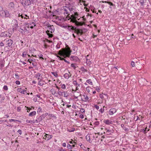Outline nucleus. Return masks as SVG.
I'll return each instance as SVG.
<instances>
[{"mask_svg": "<svg viewBox=\"0 0 151 151\" xmlns=\"http://www.w3.org/2000/svg\"><path fill=\"white\" fill-rule=\"evenodd\" d=\"M66 48H62L58 51V54L63 57H69L71 51L70 48L68 45L66 46Z\"/></svg>", "mask_w": 151, "mask_h": 151, "instance_id": "f257e3e1", "label": "nucleus"}, {"mask_svg": "<svg viewBox=\"0 0 151 151\" xmlns=\"http://www.w3.org/2000/svg\"><path fill=\"white\" fill-rule=\"evenodd\" d=\"M74 31V32L76 33L78 35L80 34V35H81L83 34V31L81 29H77L75 27Z\"/></svg>", "mask_w": 151, "mask_h": 151, "instance_id": "f03ea898", "label": "nucleus"}, {"mask_svg": "<svg viewBox=\"0 0 151 151\" xmlns=\"http://www.w3.org/2000/svg\"><path fill=\"white\" fill-rule=\"evenodd\" d=\"M2 13L4 15H1V16H3L6 17H8L10 16L9 12L6 10H4Z\"/></svg>", "mask_w": 151, "mask_h": 151, "instance_id": "7ed1b4c3", "label": "nucleus"}, {"mask_svg": "<svg viewBox=\"0 0 151 151\" xmlns=\"http://www.w3.org/2000/svg\"><path fill=\"white\" fill-rule=\"evenodd\" d=\"M46 26L49 28V29L51 30L50 32L52 33L54 32V28L53 25H51L49 24H48L46 25Z\"/></svg>", "mask_w": 151, "mask_h": 151, "instance_id": "20e7f679", "label": "nucleus"}, {"mask_svg": "<svg viewBox=\"0 0 151 151\" xmlns=\"http://www.w3.org/2000/svg\"><path fill=\"white\" fill-rule=\"evenodd\" d=\"M73 23H75L76 25L77 26H82L85 24L84 22L82 23L81 22H78L76 20Z\"/></svg>", "mask_w": 151, "mask_h": 151, "instance_id": "39448f33", "label": "nucleus"}, {"mask_svg": "<svg viewBox=\"0 0 151 151\" xmlns=\"http://www.w3.org/2000/svg\"><path fill=\"white\" fill-rule=\"evenodd\" d=\"M6 45L8 47H10L13 43V41L11 40H9L6 41Z\"/></svg>", "mask_w": 151, "mask_h": 151, "instance_id": "423d86ee", "label": "nucleus"}, {"mask_svg": "<svg viewBox=\"0 0 151 151\" xmlns=\"http://www.w3.org/2000/svg\"><path fill=\"white\" fill-rule=\"evenodd\" d=\"M116 111V110L115 108H111L109 110V114L111 115H113Z\"/></svg>", "mask_w": 151, "mask_h": 151, "instance_id": "0eeeda50", "label": "nucleus"}, {"mask_svg": "<svg viewBox=\"0 0 151 151\" xmlns=\"http://www.w3.org/2000/svg\"><path fill=\"white\" fill-rule=\"evenodd\" d=\"M70 18L71 19L70 22H72L73 23L76 20V19L77 17L76 16H75L73 14L71 15V17H70Z\"/></svg>", "mask_w": 151, "mask_h": 151, "instance_id": "6e6552de", "label": "nucleus"}, {"mask_svg": "<svg viewBox=\"0 0 151 151\" xmlns=\"http://www.w3.org/2000/svg\"><path fill=\"white\" fill-rule=\"evenodd\" d=\"M31 4V1L30 0H26L24 3V5L23 6H29Z\"/></svg>", "mask_w": 151, "mask_h": 151, "instance_id": "1a4fd4ad", "label": "nucleus"}, {"mask_svg": "<svg viewBox=\"0 0 151 151\" xmlns=\"http://www.w3.org/2000/svg\"><path fill=\"white\" fill-rule=\"evenodd\" d=\"M17 91L21 93L24 94H25L27 93V92L25 90H23L21 88L18 89Z\"/></svg>", "mask_w": 151, "mask_h": 151, "instance_id": "9d476101", "label": "nucleus"}, {"mask_svg": "<svg viewBox=\"0 0 151 151\" xmlns=\"http://www.w3.org/2000/svg\"><path fill=\"white\" fill-rule=\"evenodd\" d=\"M70 59L71 60L76 61L78 60V57L76 56H72L70 58Z\"/></svg>", "mask_w": 151, "mask_h": 151, "instance_id": "9b49d317", "label": "nucleus"}, {"mask_svg": "<svg viewBox=\"0 0 151 151\" xmlns=\"http://www.w3.org/2000/svg\"><path fill=\"white\" fill-rule=\"evenodd\" d=\"M68 29L70 31L71 30H74L75 27L72 26H69L68 27Z\"/></svg>", "mask_w": 151, "mask_h": 151, "instance_id": "f8f14e48", "label": "nucleus"}, {"mask_svg": "<svg viewBox=\"0 0 151 151\" xmlns=\"http://www.w3.org/2000/svg\"><path fill=\"white\" fill-rule=\"evenodd\" d=\"M44 137H45V139H46L47 138L48 140L51 139L52 137V136L46 134L45 135Z\"/></svg>", "mask_w": 151, "mask_h": 151, "instance_id": "ddd939ff", "label": "nucleus"}, {"mask_svg": "<svg viewBox=\"0 0 151 151\" xmlns=\"http://www.w3.org/2000/svg\"><path fill=\"white\" fill-rule=\"evenodd\" d=\"M139 81L140 82V83H142V84H145L146 82L147 81L146 79H145V78H142L140 79L139 80Z\"/></svg>", "mask_w": 151, "mask_h": 151, "instance_id": "4468645a", "label": "nucleus"}, {"mask_svg": "<svg viewBox=\"0 0 151 151\" xmlns=\"http://www.w3.org/2000/svg\"><path fill=\"white\" fill-rule=\"evenodd\" d=\"M64 77L66 79H68L70 77V75L68 73H66L64 75Z\"/></svg>", "mask_w": 151, "mask_h": 151, "instance_id": "2eb2a0df", "label": "nucleus"}, {"mask_svg": "<svg viewBox=\"0 0 151 151\" xmlns=\"http://www.w3.org/2000/svg\"><path fill=\"white\" fill-rule=\"evenodd\" d=\"M9 6L10 8H14V4L13 2H11L9 3Z\"/></svg>", "mask_w": 151, "mask_h": 151, "instance_id": "dca6fc26", "label": "nucleus"}, {"mask_svg": "<svg viewBox=\"0 0 151 151\" xmlns=\"http://www.w3.org/2000/svg\"><path fill=\"white\" fill-rule=\"evenodd\" d=\"M50 31L47 30L46 31L47 35L49 36V37L51 38L53 37V35L49 33Z\"/></svg>", "mask_w": 151, "mask_h": 151, "instance_id": "f3484780", "label": "nucleus"}, {"mask_svg": "<svg viewBox=\"0 0 151 151\" xmlns=\"http://www.w3.org/2000/svg\"><path fill=\"white\" fill-rule=\"evenodd\" d=\"M111 130H109V129H106V132H104V134L106 133L107 134L109 135V134H111Z\"/></svg>", "mask_w": 151, "mask_h": 151, "instance_id": "a211bd4d", "label": "nucleus"}, {"mask_svg": "<svg viewBox=\"0 0 151 151\" xmlns=\"http://www.w3.org/2000/svg\"><path fill=\"white\" fill-rule=\"evenodd\" d=\"M102 2L103 3H108L111 6H114V4L111 2L107 1H102Z\"/></svg>", "mask_w": 151, "mask_h": 151, "instance_id": "6ab92c4d", "label": "nucleus"}, {"mask_svg": "<svg viewBox=\"0 0 151 151\" xmlns=\"http://www.w3.org/2000/svg\"><path fill=\"white\" fill-rule=\"evenodd\" d=\"M26 122L27 123H31V124H32V123H34L36 122L34 120H33V121H32V120H26Z\"/></svg>", "mask_w": 151, "mask_h": 151, "instance_id": "aec40b11", "label": "nucleus"}, {"mask_svg": "<svg viewBox=\"0 0 151 151\" xmlns=\"http://www.w3.org/2000/svg\"><path fill=\"white\" fill-rule=\"evenodd\" d=\"M63 93L64 97H67L69 96V94L67 91H64Z\"/></svg>", "mask_w": 151, "mask_h": 151, "instance_id": "412c9836", "label": "nucleus"}, {"mask_svg": "<svg viewBox=\"0 0 151 151\" xmlns=\"http://www.w3.org/2000/svg\"><path fill=\"white\" fill-rule=\"evenodd\" d=\"M36 111H33L31 113H30L29 114V116H32L35 115L36 114Z\"/></svg>", "mask_w": 151, "mask_h": 151, "instance_id": "4be33fe9", "label": "nucleus"}, {"mask_svg": "<svg viewBox=\"0 0 151 151\" xmlns=\"http://www.w3.org/2000/svg\"><path fill=\"white\" fill-rule=\"evenodd\" d=\"M42 120V118L40 116L39 118H38L37 119H36L35 121L37 123L39 122H40Z\"/></svg>", "mask_w": 151, "mask_h": 151, "instance_id": "5701e85b", "label": "nucleus"}, {"mask_svg": "<svg viewBox=\"0 0 151 151\" xmlns=\"http://www.w3.org/2000/svg\"><path fill=\"white\" fill-rule=\"evenodd\" d=\"M104 123H105L106 124H110L111 123V122L109 120H106L104 121Z\"/></svg>", "mask_w": 151, "mask_h": 151, "instance_id": "b1692460", "label": "nucleus"}, {"mask_svg": "<svg viewBox=\"0 0 151 151\" xmlns=\"http://www.w3.org/2000/svg\"><path fill=\"white\" fill-rule=\"evenodd\" d=\"M50 91L52 94L55 95L56 93V91L53 89H52L50 90Z\"/></svg>", "mask_w": 151, "mask_h": 151, "instance_id": "393cba45", "label": "nucleus"}, {"mask_svg": "<svg viewBox=\"0 0 151 151\" xmlns=\"http://www.w3.org/2000/svg\"><path fill=\"white\" fill-rule=\"evenodd\" d=\"M58 93L59 94V95L60 96H62L63 95V92L61 91H60L59 90H58Z\"/></svg>", "mask_w": 151, "mask_h": 151, "instance_id": "a878e982", "label": "nucleus"}, {"mask_svg": "<svg viewBox=\"0 0 151 151\" xmlns=\"http://www.w3.org/2000/svg\"><path fill=\"white\" fill-rule=\"evenodd\" d=\"M73 83L75 85H76L78 86H80V84L77 83V81H73Z\"/></svg>", "mask_w": 151, "mask_h": 151, "instance_id": "bb28decb", "label": "nucleus"}, {"mask_svg": "<svg viewBox=\"0 0 151 151\" xmlns=\"http://www.w3.org/2000/svg\"><path fill=\"white\" fill-rule=\"evenodd\" d=\"M86 82L87 83H89L92 85L93 83L91 81V79H88L86 81Z\"/></svg>", "mask_w": 151, "mask_h": 151, "instance_id": "cd10ccee", "label": "nucleus"}, {"mask_svg": "<svg viewBox=\"0 0 151 151\" xmlns=\"http://www.w3.org/2000/svg\"><path fill=\"white\" fill-rule=\"evenodd\" d=\"M75 130V129L74 128H72L71 129H70V130L69 129H68V131L70 132H73Z\"/></svg>", "mask_w": 151, "mask_h": 151, "instance_id": "c85d7f7f", "label": "nucleus"}, {"mask_svg": "<svg viewBox=\"0 0 151 151\" xmlns=\"http://www.w3.org/2000/svg\"><path fill=\"white\" fill-rule=\"evenodd\" d=\"M20 2L22 5L23 6L24 5V3L25 2V1L26 0H20Z\"/></svg>", "mask_w": 151, "mask_h": 151, "instance_id": "c756f323", "label": "nucleus"}, {"mask_svg": "<svg viewBox=\"0 0 151 151\" xmlns=\"http://www.w3.org/2000/svg\"><path fill=\"white\" fill-rule=\"evenodd\" d=\"M104 95L105 96H106V95L104 94H100V98L101 99H103L104 97Z\"/></svg>", "mask_w": 151, "mask_h": 151, "instance_id": "7c9ffc66", "label": "nucleus"}, {"mask_svg": "<svg viewBox=\"0 0 151 151\" xmlns=\"http://www.w3.org/2000/svg\"><path fill=\"white\" fill-rule=\"evenodd\" d=\"M139 2L142 5H143L144 3V0H140Z\"/></svg>", "mask_w": 151, "mask_h": 151, "instance_id": "2f4dec72", "label": "nucleus"}, {"mask_svg": "<svg viewBox=\"0 0 151 151\" xmlns=\"http://www.w3.org/2000/svg\"><path fill=\"white\" fill-rule=\"evenodd\" d=\"M51 73L54 75L55 77H57L58 76V74L57 73L54 72H52Z\"/></svg>", "mask_w": 151, "mask_h": 151, "instance_id": "473e14b6", "label": "nucleus"}, {"mask_svg": "<svg viewBox=\"0 0 151 151\" xmlns=\"http://www.w3.org/2000/svg\"><path fill=\"white\" fill-rule=\"evenodd\" d=\"M131 65H132L133 67L134 66H135V63H134V62L133 61H132L131 62Z\"/></svg>", "mask_w": 151, "mask_h": 151, "instance_id": "72a5a7b5", "label": "nucleus"}, {"mask_svg": "<svg viewBox=\"0 0 151 151\" xmlns=\"http://www.w3.org/2000/svg\"><path fill=\"white\" fill-rule=\"evenodd\" d=\"M3 89L5 90H7L8 89V88L6 86H4L3 87Z\"/></svg>", "mask_w": 151, "mask_h": 151, "instance_id": "f704fd0d", "label": "nucleus"}, {"mask_svg": "<svg viewBox=\"0 0 151 151\" xmlns=\"http://www.w3.org/2000/svg\"><path fill=\"white\" fill-rule=\"evenodd\" d=\"M83 96H84V99H85V101L86 100H88V96L87 95H84Z\"/></svg>", "mask_w": 151, "mask_h": 151, "instance_id": "c9c22d12", "label": "nucleus"}, {"mask_svg": "<svg viewBox=\"0 0 151 151\" xmlns=\"http://www.w3.org/2000/svg\"><path fill=\"white\" fill-rule=\"evenodd\" d=\"M67 146L68 148L69 149H72V146L69 144Z\"/></svg>", "mask_w": 151, "mask_h": 151, "instance_id": "e433bc0d", "label": "nucleus"}, {"mask_svg": "<svg viewBox=\"0 0 151 151\" xmlns=\"http://www.w3.org/2000/svg\"><path fill=\"white\" fill-rule=\"evenodd\" d=\"M104 108H101V109H100L99 111L100 112H101V113H103L104 112Z\"/></svg>", "mask_w": 151, "mask_h": 151, "instance_id": "4c0bfd02", "label": "nucleus"}, {"mask_svg": "<svg viewBox=\"0 0 151 151\" xmlns=\"http://www.w3.org/2000/svg\"><path fill=\"white\" fill-rule=\"evenodd\" d=\"M9 121L10 122H15L17 121L18 120H16V119H10L9 120Z\"/></svg>", "mask_w": 151, "mask_h": 151, "instance_id": "58836bf2", "label": "nucleus"}, {"mask_svg": "<svg viewBox=\"0 0 151 151\" xmlns=\"http://www.w3.org/2000/svg\"><path fill=\"white\" fill-rule=\"evenodd\" d=\"M71 66L74 69H75L76 67L75 65L74 64H73V63L71 64Z\"/></svg>", "mask_w": 151, "mask_h": 151, "instance_id": "ea45409f", "label": "nucleus"}, {"mask_svg": "<svg viewBox=\"0 0 151 151\" xmlns=\"http://www.w3.org/2000/svg\"><path fill=\"white\" fill-rule=\"evenodd\" d=\"M26 55H27L26 52H23V53L22 54V56L23 57H24Z\"/></svg>", "mask_w": 151, "mask_h": 151, "instance_id": "a19ab883", "label": "nucleus"}, {"mask_svg": "<svg viewBox=\"0 0 151 151\" xmlns=\"http://www.w3.org/2000/svg\"><path fill=\"white\" fill-rule=\"evenodd\" d=\"M36 96H37V97L38 98V101H40V100H41V98H40V96L37 95Z\"/></svg>", "mask_w": 151, "mask_h": 151, "instance_id": "79ce46f5", "label": "nucleus"}, {"mask_svg": "<svg viewBox=\"0 0 151 151\" xmlns=\"http://www.w3.org/2000/svg\"><path fill=\"white\" fill-rule=\"evenodd\" d=\"M61 88L63 89H65V86L64 84H63L61 85Z\"/></svg>", "mask_w": 151, "mask_h": 151, "instance_id": "37998d69", "label": "nucleus"}, {"mask_svg": "<svg viewBox=\"0 0 151 151\" xmlns=\"http://www.w3.org/2000/svg\"><path fill=\"white\" fill-rule=\"evenodd\" d=\"M86 140L88 141H90V138L89 136L88 137L87 136L86 137Z\"/></svg>", "mask_w": 151, "mask_h": 151, "instance_id": "c03bdc74", "label": "nucleus"}, {"mask_svg": "<svg viewBox=\"0 0 151 151\" xmlns=\"http://www.w3.org/2000/svg\"><path fill=\"white\" fill-rule=\"evenodd\" d=\"M15 78H16V79H19V77L18 76V74L16 73L15 74Z\"/></svg>", "mask_w": 151, "mask_h": 151, "instance_id": "a18cd8bd", "label": "nucleus"}, {"mask_svg": "<svg viewBox=\"0 0 151 151\" xmlns=\"http://www.w3.org/2000/svg\"><path fill=\"white\" fill-rule=\"evenodd\" d=\"M22 131L21 130L19 129L17 131V132L20 134H21L22 133Z\"/></svg>", "mask_w": 151, "mask_h": 151, "instance_id": "49530a36", "label": "nucleus"}, {"mask_svg": "<svg viewBox=\"0 0 151 151\" xmlns=\"http://www.w3.org/2000/svg\"><path fill=\"white\" fill-rule=\"evenodd\" d=\"M39 56L40 59H44L42 57L43 56L42 54H40V55H39Z\"/></svg>", "mask_w": 151, "mask_h": 151, "instance_id": "de8ad7c7", "label": "nucleus"}, {"mask_svg": "<svg viewBox=\"0 0 151 151\" xmlns=\"http://www.w3.org/2000/svg\"><path fill=\"white\" fill-rule=\"evenodd\" d=\"M94 106L97 110H98L99 108V106L96 105H94Z\"/></svg>", "mask_w": 151, "mask_h": 151, "instance_id": "09e8293b", "label": "nucleus"}, {"mask_svg": "<svg viewBox=\"0 0 151 151\" xmlns=\"http://www.w3.org/2000/svg\"><path fill=\"white\" fill-rule=\"evenodd\" d=\"M58 57L59 58H60V60H64V59H65L64 58H61L59 56H58Z\"/></svg>", "mask_w": 151, "mask_h": 151, "instance_id": "8fccbe9b", "label": "nucleus"}, {"mask_svg": "<svg viewBox=\"0 0 151 151\" xmlns=\"http://www.w3.org/2000/svg\"><path fill=\"white\" fill-rule=\"evenodd\" d=\"M15 83H16L17 85H19L20 84V82L19 81H16Z\"/></svg>", "mask_w": 151, "mask_h": 151, "instance_id": "3c124183", "label": "nucleus"}, {"mask_svg": "<svg viewBox=\"0 0 151 151\" xmlns=\"http://www.w3.org/2000/svg\"><path fill=\"white\" fill-rule=\"evenodd\" d=\"M69 15H68L67 17H66V19L68 20H69L70 19L71 20L70 17L69 16H68Z\"/></svg>", "mask_w": 151, "mask_h": 151, "instance_id": "603ef678", "label": "nucleus"}, {"mask_svg": "<svg viewBox=\"0 0 151 151\" xmlns=\"http://www.w3.org/2000/svg\"><path fill=\"white\" fill-rule=\"evenodd\" d=\"M63 9L65 11V13H66V14H67L68 13V11L67 9L65 8H63Z\"/></svg>", "mask_w": 151, "mask_h": 151, "instance_id": "864d4df0", "label": "nucleus"}, {"mask_svg": "<svg viewBox=\"0 0 151 151\" xmlns=\"http://www.w3.org/2000/svg\"><path fill=\"white\" fill-rule=\"evenodd\" d=\"M17 110L18 111H20L21 110V108L19 107H17Z\"/></svg>", "mask_w": 151, "mask_h": 151, "instance_id": "5fc2aeb1", "label": "nucleus"}, {"mask_svg": "<svg viewBox=\"0 0 151 151\" xmlns=\"http://www.w3.org/2000/svg\"><path fill=\"white\" fill-rule=\"evenodd\" d=\"M38 84L40 86H42L43 84V83L39 82H38Z\"/></svg>", "mask_w": 151, "mask_h": 151, "instance_id": "6e6d98bb", "label": "nucleus"}, {"mask_svg": "<svg viewBox=\"0 0 151 151\" xmlns=\"http://www.w3.org/2000/svg\"><path fill=\"white\" fill-rule=\"evenodd\" d=\"M69 10H70V11H72L74 9L72 8H69Z\"/></svg>", "mask_w": 151, "mask_h": 151, "instance_id": "4d7b16f0", "label": "nucleus"}, {"mask_svg": "<svg viewBox=\"0 0 151 151\" xmlns=\"http://www.w3.org/2000/svg\"><path fill=\"white\" fill-rule=\"evenodd\" d=\"M0 45L1 47L3 46L4 45V44L1 42L0 43Z\"/></svg>", "mask_w": 151, "mask_h": 151, "instance_id": "13d9d810", "label": "nucleus"}, {"mask_svg": "<svg viewBox=\"0 0 151 151\" xmlns=\"http://www.w3.org/2000/svg\"><path fill=\"white\" fill-rule=\"evenodd\" d=\"M80 117L82 119H83V114H80L79 115Z\"/></svg>", "mask_w": 151, "mask_h": 151, "instance_id": "bf43d9fd", "label": "nucleus"}, {"mask_svg": "<svg viewBox=\"0 0 151 151\" xmlns=\"http://www.w3.org/2000/svg\"><path fill=\"white\" fill-rule=\"evenodd\" d=\"M33 100L35 102L36 101H37V100H38V99L36 98V97H35L34 98V99H33Z\"/></svg>", "mask_w": 151, "mask_h": 151, "instance_id": "052dcab7", "label": "nucleus"}, {"mask_svg": "<svg viewBox=\"0 0 151 151\" xmlns=\"http://www.w3.org/2000/svg\"><path fill=\"white\" fill-rule=\"evenodd\" d=\"M95 124L96 125H98L99 124V122H95Z\"/></svg>", "mask_w": 151, "mask_h": 151, "instance_id": "680f3d73", "label": "nucleus"}, {"mask_svg": "<svg viewBox=\"0 0 151 151\" xmlns=\"http://www.w3.org/2000/svg\"><path fill=\"white\" fill-rule=\"evenodd\" d=\"M75 16H77L78 15V14L77 12H76L74 13V15Z\"/></svg>", "mask_w": 151, "mask_h": 151, "instance_id": "e2e57ef3", "label": "nucleus"}, {"mask_svg": "<svg viewBox=\"0 0 151 151\" xmlns=\"http://www.w3.org/2000/svg\"><path fill=\"white\" fill-rule=\"evenodd\" d=\"M62 145L64 147H65L66 146V143H63L62 144Z\"/></svg>", "mask_w": 151, "mask_h": 151, "instance_id": "0e129e2a", "label": "nucleus"}, {"mask_svg": "<svg viewBox=\"0 0 151 151\" xmlns=\"http://www.w3.org/2000/svg\"><path fill=\"white\" fill-rule=\"evenodd\" d=\"M28 61H29L30 63H31V61H33V60L31 59H29L28 60Z\"/></svg>", "mask_w": 151, "mask_h": 151, "instance_id": "69168bd1", "label": "nucleus"}, {"mask_svg": "<svg viewBox=\"0 0 151 151\" xmlns=\"http://www.w3.org/2000/svg\"><path fill=\"white\" fill-rule=\"evenodd\" d=\"M59 151H65L64 150H63L62 148H61L59 150Z\"/></svg>", "mask_w": 151, "mask_h": 151, "instance_id": "338daca9", "label": "nucleus"}, {"mask_svg": "<svg viewBox=\"0 0 151 151\" xmlns=\"http://www.w3.org/2000/svg\"><path fill=\"white\" fill-rule=\"evenodd\" d=\"M100 90V89L98 87H96V90L97 91H99V90Z\"/></svg>", "mask_w": 151, "mask_h": 151, "instance_id": "774afa93", "label": "nucleus"}]
</instances>
